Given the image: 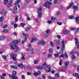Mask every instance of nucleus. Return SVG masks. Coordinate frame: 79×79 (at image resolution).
<instances>
[{
	"instance_id": "6ab92c4d",
	"label": "nucleus",
	"mask_w": 79,
	"mask_h": 79,
	"mask_svg": "<svg viewBox=\"0 0 79 79\" xmlns=\"http://www.w3.org/2000/svg\"><path fill=\"white\" fill-rule=\"evenodd\" d=\"M11 68H14V69H17V66H13V65H10Z\"/></svg>"
},
{
	"instance_id": "e433bc0d",
	"label": "nucleus",
	"mask_w": 79,
	"mask_h": 79,
	"mask_svg": "<svg viewBox=\"0 0 79 79\" xmlns=\"http://www.w3.org/2000/svg\"><path fill=\"white\" fill-rule=\"evenodd\" d=\"M42 13L41 12H40L38 14V16L39 18H40V17H42Z\"/></svg>"
},
{
	"instance_id": "b1692460",
	"label": "nucleus",
	"mask_w": 79,
	"mask_h": 79,
	"mask_svg": "<svg viewBox=\"0 0 79 79\" xmlns=\"http://www.w3.org/2000/svg\"><path fill=\"white\" fill-rule=\"evenodd\" d=\"M69 19H74V16H72L69 17Z\"/></svg>"
},
{
	"instance_id": "338daca9",
	"label": "nucleus",
	"mask_w": 79,
	"mask_h": 79,
	"mask_svg": "<svg viewBox=\"0 0 79 79\" xmlns=\"http://www.w3.org/2000/svg\"><path fill=\"white\" fill-rule=\"evenodd\" d=\"M27 74L28 75H31V73L30 72H27Z\"/></svg>"
},
{
	"instance_id": "423d86ee",
	"label": "nucleus",
	"mask_w": 79,
	"mask_h": 79,
	"mask_svg": "<svg viewBox=\"0 0 79 79\" xmlns=\"http://www.w3.org/2000/svg\"><path fill=\"white\" fill-rule=\"evenodd\" d=\"M17 11H18V7L16 6H15L13 10V13L14 14H16Z\"/></svg>"
},
{
	"instance_id": "1a4fd4ad",
	"label": "nucleus",
	"mask_w": 79,
	"mask_h": 79,
	"mask_svg": "<svg viewBox=\"0 0 79 79\" xmlns=\"http://www.w3.org/2000/svg\"><path fill=\"white\" fill-rule=\"evenodd\" d=\"M73 76L74 77H76V79H79V75L77 73H75L73 74Z\"/></svg>"
},
{
	"instance_id": "774afa93",
	"label": "nucleus",
	"mask_w": 79,
	"mask_h": 79,
	"mask_svg": "<svg viewBox=\"0 0 79 79\" xmlns=\"http://www.w3.org/2000/svg\"><path fill=\"white\" fill-rule=\"evenodd\" d=\"M48 71L49 73L51 72V69L50 68H49L48 69Z\"/></svg>"
},
{
	"instance_id": "0e129e2a",
	"label": "nucleus",
	"mask_w": 79,
	"mask_h": 79,
	"mask_svg": "<svg viewBox=\"0 0 79 79\" xmlns=\"http://www.w3.org/2000/svg\"><path fill=\"white\" fill-rule=\"evenodd\" d=\"M17 26H18V25H17V24L16 23L14 25V27L15 28H16V27H17Z\"/></svg>"
},
{
	"instance_id": "f8f14e48",
	"label": "nucleus",
	"mask_w": 79,
	"mask_h": 79,
	"mask_svg": "<svg viewBox=\"0 0 79 79\" xmlns=\"http://www.w3.org/2000/svg\"><path fill=\"white\" fill-rule=\"evenodd\" d=\"M17 65L18 66H19V67H20V68H23V67L24 66V65H23V64L22 63L18 64H17Z\"/></svg>"
},
{
	"instance_id": "9d476101",
	"label": "nucleus",
	"mask_w": 79,
	"mask_h": 79,
	"mask_svg": "<svg viewBox=\"0 0 79 79\" xmlns=\"http://www.w3.org/2000/svg\"><path fill=\"white\" fill-rule=\"evenodd\" d=\"M35 40V41H37V39L35 37H34V38H33L31 39V42H33Z\"/></svg>"
},
{
	"instance_id": "7ed1b4c3",
	"label": "nucleus",
	"mask_w": 79,
	"mask_h": 79,
	"mask_svg": "<svg viewBox=\"0 0 79 79\" xmlns=\"http://www.w3.org/2000/svg\"><path fill=\"white\" fill-rule=\"evenodd\" d=\"M46 66H47V64H46V63L44 62L43 63L41 67V66H37V68L38 69H44L46 68Z\"/></svg>"
},
{
	"instance_id": "4c0bfd02",
	"label": "nucleus",
	"mask_w": 79,
	"mask_h": 79,
	"mask_svg": "<svg viewBox=\"0 0 79 79\" xmlns=\"http://www.w3.org/2000/svg\"><path fill=\"white\" fill-rule=\"evenodd\" d=\"M64 56H65V58H68V56L66 53H64Z\"/></svg>"
},
{
	"instance_id": "f257e3e1",
	"label": "nucleus",
	"mask_w": 79,
	"mask_h": 79,
	"mask_svg": "<svg viewBox=\"0 0 79 79\" xmlns=\"http://www.w3.org/2000/svg\"><path fill=\"white\" fill-rule=\"evenodd\" d=\"M13 42L14 43H11L10 44L11 49L12 50H15V52H18L20 50V49L17 46V45H15V44H18V41L15 40H14Z\"/></svg>"
},
{
	"instance_id": "cd10ccee",
	"label": "nucleus",
	"mask_w": 79,
	"mask_h": 79,
	"mask_svg": "<svg viewBox=\"0 0 79 79\" xmlns=\"http://www.w3.org/2000/svg\"><path fill=\"white\" fill-rule=\"evenodd\" d=\"M5 39V38L3 36L0 37V40H3Z\"/></svg>"
},
{
	"instance_id": "69168bd1",
	"label": "nucleus",
	"mask_w": 79,
	"mask_h": 79,
	"mask_svg": "<svg viewBox=\"0 0 79 79\" xmlns=\"http://www.w3.org/2000/svg\"><path fill=\"white\" fill-rule=\"evenodd\" d=\"M79 31V28H77L76 31H75V32H78Z\"/></svg>"
},
{
	"instance_id": "2eb2a0df",
	"label": "nucleus",
	"mask_w": 79,
	"mask_h": 79,
	"mask_svg": "<svg viewBox=\"0 0 79 79\" xmlns=\"http://www.w3.org/2000/svg\"><path fill=\"white\" fill-rule=\"evenodd\" d=\"M23 36H24L25 38H28L29 37V35L27 34H26L25 33H23Z\"/></svg>"
},
{
	"instance_id": "4be33fe9",
	"label": "nucleus",
	"mask_w": 79,
	"mask_h": 79,
	"mask_svg": "<svg viewBox=\"0 0 79 79\" xmlns=\"http://www.w3.org/2000/svg\"><path fill=\"white\" fill-rule=\"evenodd\" d=\"M18 21V16L17 15H16L15 19V23H17Z\"/></svg>"
},
{
	"instance_id": "f704fd0d",
	"label": "nucleus",
	"mask_w": 79,
	"mask_h": 79,
	"mask_svg": "<svg viewBox=\"0 0 79 79\" xmlns=\"http://www.w3.org/2000/svg\"><path fill=\"white\" fill-rule=\"evenodd\" d=\"M42 8L40 7L39 8H38L37 9L38 12H39V11H42Z\"/></svg>"
},
{
	"instance_id": "5fc2aeb1",
	"label": "nucleus",
	"mask_w": 79,
	"mask_h": 79,
	"mask_svg": "<svg viewBox=\"0 0 79 79\" xmlns=\"http://www.w3.org/2000/svg\"><path fill=\"white\" fill-rule=\"evenodd\" d=\"M57 24H58V25H59V26H60V25H61L62 24V23H60V22H57Z\"/></svg>"
},
{
	"instance_id": "603ef678",
	"label": "nucleus",
	"mask_w": 79,
	"mask_h": 79,
	"mask_svg": "<svg viewBox=\"0 0 79 79\" xmlns=\"http://www.w3.org/2000/svg\"><path fill=\"white\" fill-rule=\"evenodd\" d=\"M46 66H47V67L48 68H51V66H50V65H46Z\"/></svg>"
},
{
	"instance_id": "680f3d73",
	"label": "nucleus",
	"mask_w": 79,
	"mask_h": 79,
	"mask_svg": "<svg viewBox=\"0 0 79 79\" xmlns=\"http://www.w3.org/2000/svg\"><path fill=\"white\" fill-rule=\"evenodd\" d=\"M27 21H30V17L29 16H28L27 17Z\"/></svg>"
},
{
	"instance_id": "9b49d317",
	"label": "nucleus",
	"mask_w": 79,
	"mask_h": 79,
	"mask_svg": "<svg viewBox=\"0 0 79 79\" xmlns=\"http://www.w3.org/2000/svg\"><path fill=\"white\" fill-rule=\"evenodd\" d=\"M39 45H45V42L44 41H40L38 43Z\"/></svg>"
},
{
	"instance_id": "f03ea898",
	"label": "nucleus",
	"mask_w": 79,
	"mask_h": 79,
	"mask_svg": "<svg viewBox=\"0 0 79 79\" xmlns=\"http://www.w3.org/2000/svg\"><path fill=\"white\" fill-rule=\"evenodd\" d=\"M72 6V7L73 10H75V11H76L78 8L77 6H76L74 4H73V2H72L69 5V6H68L67 8V10H68V9H69Z\"/></svg>"
},
{
	"instance_id": "6e6d98bb",
	"label": "nucleus",
	"mask_w": 79,
	"mask_h": 79,
	"mask_svg": "<svg viewBox=\"0 0 79 79\" xmlns=\"http://www.w3.org/2000/svg\"><path fill=\"white\" fill-rule=\"evenodd\" d=\"M59 64L60 66L62 64V60H60V62H59Z\"/></svg>"
},
{
	"instance_id": "39448f33",
	"label": "nucleus",
	"mask_w": 79,
	"mask_h": 79,
	"mask_svg": "<svg viewBox=\"0 0 79 79\" xmlns=\"http://www.w3.org/2000/svg\"><path fill=\"white\" fill-rule=\"evenodd\" d=\"M9 76L10 79H18V78L17 76H13V75L11 74L9 75Z\"/></svg>"
},
{
	"instance_id": "3c124183",
	"label": "nucleus",
	"mask_w": 79,
	"mask_h": 79,
	"mask_svg": "<svg viewBox=\"0 0 79 79\" xmlns=\"http://www.w3.org/2000/svg\"><path fill=\"white\" fill-rule=\"evenodd\" d=\"M50 31L49 30H47L46 31V33H47V34H48V33H50Z\"/></svg>"
},
{
	"instance_id": "79ce46f5",
	"label": "nucleus",
	"mask_w": 79,
	"mask_h": 79,
	"mask_svg": "<svg viewBox=\"0 0 79 79\" xmlns=\"http://www.w3.org/2000/svg\"><path fill=\"white\" fill-rule=\"evenodd\" d=\"M3 16H2L0 18V21H3Z\"/></svg>"
},
{
	"instance_id": "412c9836",
	"label": "nucleus",
	"mask_w": 79,
	"mask_h": 79,
	"mask_svg": "<svg viewBox=\"0 0 79 79\" xmlns=\"http://www.w3.org/2000/svg\"><path fill=\"white\" fill-rule=\"evenodd\" d=\"M75 20L77 23L79 21V16L78 17H75Z\"/></svg>"
},
{
	"instance_id": "8fccbe9b",
	"label": "nucleus",
	"mask_w": 79,
	"mask_h": 79,
	"mask_svg": "<svg viewBox=\"0 0 79 79\" xmlns=\"http://www.w3.org/2000/svg\"><path fill=\"white\" fill-rule=\"evenodd\" d=\"M33 74L35 76H38V73L36 72H35Z\"/></svg>"
},
{
	"instance_id": "7c9ffc66",
	"label": "nucleus",
	"mask_w": 79,
	"mask_h": 79,
	"mask_svg": "<svg viewBox=\"0 0 79 79\" xmlns=\"http://www.w3.org/2000/svg\"><path fill=\"white\" fill-rule=\"evenodd\" d=\"M20 25L22 26V27H23L24 26L26 25V24L24 23H20Z\"/></svg>"
},
{
	"instance_id": "ddd939ff",
	"label": "nucleus",
	"mask_w": 79,
	"mask_h": 79,
	"mask_svg": "<svg viewBox=\"0 0 79 79\" xmlns=\"http://www.w3.org/2000/svg\"><path fill=\"white\" fill-rule=\"evenodd\" d=\"M24 56H25V55L22 54V57L21 58V59L23 60H26V58Z\"/></svg>"
},
{
	"instance_id": "052dcab7",
	"label": "nucleus",
	"mask_w": 79,
	"mask_h": 79,
	"mask_svg": "<svg viewBox=\"0 0 79 79\" xmlns=\"http://www.w3.org/2000/svg\"><path fill=\"white\" fill-rule=\"evenodd\" d=\"M74 39L75 40V41H76V42H78V39H77V38H74Z\"/></svg>"
},
{
	"instance_id": "58836bf2",
	"label": "nucleus",
	"mask_w": 79,
	"mask_h": 79,
	"mask_svg": "<svg viewBox=\"0 0 79 79\" xmlns=\"http://www.w3.org/2000/svg\"><path fill=\"white\" fill-rule=\"evenodd\" d=\"M52 54H48V57L49 58H52Z\"/></svg>"
},
{
	"instance_id": "a18cd8bd",
	"label": "nucleus",
	"mask_w": 79,
	"mask_h": 79,
	"mask_svg": "<svg viewBox=\"0 0 79 79\" xmlns=\"http://www.w3.org/2000/svg\"><path fill=\"white\" fill-rule=\"evenodd\" d=\"M59 54L57 53V54H54V56L55 57H58V56L59 55Z\"/></svg>"
},
{
	"instance_id": "a878e982",
	"label": "nucleus",
	"mask_w": 79,
	"mask_h": 79,
	"mask_svg": "<svg viewBox=\"0 0 79 79\" xmlns=\"http://www.w3.org/2000/svg\"><path fill=\"white\" fill-rule=\"evenodd\" d=\"M56 44H57V45H60V40H57L56 41Z\"/></svg>"
},
{
	"instance_id": "473e14b6",
	"label": "nucleus",
	"mask_w": 79,
	"mask_h": 79,
	"mask_svg": "<svg viewBox=\"0 0 79 79\" xmlns=\"http://www.w3.org/2000/svg\"><path fill=\"white\" fill-rule=\"evenodd\" d=\"M53 49L52 48H50L49 49V52L50 53H52V52H53Z\"/></svg>"
},
{
	"instance_id": "13d9d810",
	"label": "nucleus",
	"mask_w": 79,
	"mask_h": 79,
	"mask_svg": "<svg viewBox=\"0 0 79 79\" xmlns=\"http://www.w3.org/2000/svg\"><path fill=\"white\" fill-rule=\"evenodd\" d=\"M47 3L48 4V5H52V3L50 2H49L48 1L47 2Z\"/></svg>"
},
{
	"instance_id": "c9c22d12",
	"label": "nucleus",
	"mask_w": 79,
	"mask_h": 79,
	"mask_svg": "<svg viewBox=\"0 0 79 79\" xmlns=\"http://www.w3.org/2000/svg\"><path fill=\"white\" fill-rule=\"evenodd\" d=\"M65 71V69H60L59 70V71H60V72L64 71Z\"/></svg>"
},
{
	"instance_id": "dca6fc26",
	"label": "nucleus",
	"mask_w": 79,
	"mask_h": 79,
	"mask_svg": "<svg viewBox=\"0 0 79 79\" xmlns=\"http://www.w3.org/2000/svg\"><path fill=\"white\" fill-rule=\"evenodd\" d=\"M4 4V5H7L8 3V0H5L3 1Z\"/></svg>"
},
{
	"instance_id": "bf43d9fd",
	"label": "nucleus",
	"mask_w": 79,
	"mask_h": 79,
	"mask_svg": "<svg viewBox=\"0 0 79 79\" xmlns=\"http://www.w3.org/2000/svg\"><path fill=\"white\" fill-rule=\"evenodd\" d=\"M48 34H44L45 37H48Z\"/></svg>"
},
{
	"instance_id": "f3484780",
	"label": "nucleus",
	"mask_w": 79,
	"mask_h": 79,
	"mask_svg": "<svg viewBox=\"0 0 79 79\" xmlns=\"http://www.w3.org/2000/svg\"><path fill=\"white\" fill-rule=\"evenodd\" d=\"M75 44L77 46V48L78 49H79V42L77 41V42H76Z\"/></svg>"
},
{
	"instance_id": "0eeeda50",
	"label": "nucleus",
	"mask_w": 79,
	"mask_h": 79,
	"mask_svg": "<svg viewBox=\"0 0 79 79\" xmlns=\"http://www.w3.org/2000/svg\"><path fill=\"white\" fill-rule=\"evenodd\" d=\"M69 32H70L68 30H65L63 31L62 34L64 35H66L67 34H69Z\"/></svg>"
},
{
	"instance_id": "aec40b11",
	"label": "nucleus",
	"mask_w": 79,
	"mask_h": 79,
	"mask_svg": "<svg viewBox=\"0 0 79 79\" xmlns=\"http://www.w3.org/2000/svg\"><path fill=\"white\" fill-rule=\"evenodd\" d=\"M30 29H31V27H28L25 28L26 31H29V30Z\"/></svg>"
},
{
	"instance_id": "72a5a7b5",
	"label": "nucleus",
	"mask_w": 79,
	"mask_h": 79,
	"mask_svg": "<svg viewBox=\"0 0 79 79\" xmlns=\"http://www.w3.org/2000/svg\"><path fill=\"white\" fill-rule=\"evenodd\" d=\"M8 32V30L7 29H4L3 31V32H5V33H6V32Z\"/></svg>"
},
{
	"instance_id": "5701e85b",
	"label": "nucleus",
	"mask_w": 79,
	"mask_h": 79,
	"mask_svg": "<svg viewBox=\"0 0 79 79\" xmlns=\"http://www.w3.org/2000/svg\"><path fill=\"white\" fill-rule=\"evenodd\" d=\"M16 71H13V72L12 73V74L13 76H16Z\"/></svg>"
},
{
	"instance_id": "ea45409f",
	"label": "nucleus",
	"mask_w": 79,
	"mask_h": 79,
	"mask_svg": "<svg viewBox=\"0 0 79 79\" xmlns=\"http://www.w3.org/2000/svg\"><path fill=\"white\" fill-rule=\"evenodd\" d=\"M27 69H32V67L31 66H28L27 67Z\"/></svg>"
},
{
	"instance_id": "e2e57ef3",
	"label": "nucleus",
	"mask_w": 79,
	"mask_h": 79,
	"mask_svg": "<svg viewBox=\"0 0 79 79\" xmlns=\"http://www.w3.org/2000/svg\"><path fill=\"white\" fill-rule=\"evenodd\" d=\"M55 73V71L54 70H53L51 71V73L52 74H54Z\"/></svg>"
},
{
	"instance_id": "c756f323",
	"label": "nucleus",
	"mask_w": 79,
	"mask_h": 79,
	"mask_svg": "<svg viewBox=\"0 0 79 79\" xmlns=\"http://www.w3.org/2000/svg\"><path fill=\"white\" fill-rule=\"evenodd\" d=\"M2 57L5 60H6L7 59H6V56H4V55H2Z\"/></svg>"
},
{
	"instance_id": "c85d7f7f",
	"label": "nucleus",
	"mask_w": 79,
	"mask_h": 79,
	"mask_svg": "<svg viewBox=\"0 0 79 79\" xmlns=\"http://www.w3.org/2000/svg\"><path fill=\"white\" fill-rule=\"evenodd\" d=\"M50 44L52 47H53L54 46V43L52 41L50 42Z\"/></svg>"
},
{
	"instance_id": "6e6552de",
	"label": "nucleus",
	"mask_w": 79,
	"mask_h": 79,
	"mask_svg": "<svg viewBox=\"0 0 79 79\" xmlns=\"http://www.w3.org/2000/svg\"><path fill=\"white\" fill-rule=\"evenodd\" d=\"M64 48H65L64 47H61L60 50L58 53V54H61V53L62 54L63 53V50L64 49Z\"/></svg>"
},
{
	"instance_id": "49530a36",
	"label": "nucleus",
	"mask_w": 79,
	"mask_h": 79,
	"mask_svg": "<svg viewBox=\"0 0 79 79\" xmlns=\"http://www.w3.org/2000/svg\"><path fill=\"white\" fill-rule=\"evenodd\" d=\"M76 58V56H75L73 55L72 56V60H74V59H75Z\"/></svg>"
},
{
	"instance_id": "bb28decb",
	"label": "nucleus",
	"mask_w": 79,
	"mask_h": 79,
	"mask_svg": "<svg viewBox=\"0 0 79 79\" xmlns=\"http://www.w3.org/2000/svg\"><path fill=\"white\" fill-rule=\"evenodd\" d=\"M34 63L35 64H38V60H34Z\"/></svg>"
},
{
	"instance_id": "4d7b16f0",
	"label": "nucleus",
	"mask_w": 79,
	"mask_h": 79,
	"mask_svg": "<svg viewBox=\"0 0 79 79\" xmlns=\"http://www.w3.org/2000/svg\"><path fill=\"white\" fill-rule=\"evenodd\" d=\"M48 23L49 24H51L52 22V21L50 20H48Z\"/></svg>"
},
{
	"instance_id": "c03bdc74",
	"label": "nucleus",
	"mask_w": 79,
	"mask_h": 79,
	"mask_svg": "<svg viewBox=\"0 0 79 79\" xmlns=\"http://www.w3.org/2000/svg\"><path fill=\"white\" fill-rule=\"evenodd\" d=\"M47 6V3H45V4L42 5V6H44L45 7H46Z\"/></svg>"
},
{
	"instance_id": "a211bd4d",
	"label": "nucleus",
	"mask_w": 79,
	"mask_h": 79,
	"mask_svg": "<svg viewBox=\"0 0 79 79\" xmlns=\"http://www.w3.org/2000/svg\"><path fill=\"white\" fill-rule=\"evenodd\" d=\"M64 64L65 67H67V66H69V62L68 61H66L65 62Z\"/></svg>"
},
{
	"instance_id": "de8ad7c7",
	"label": "nucleus",
	"mask_w": 79,
	"mask_h": 79,
	"mask_svg": "<svg viewBox=\"0 0 79 79\" xmlns=\"http://www.w3.org/2000/svg\"><path fill=\"white\" fill-rule=\"evenodd\" d=\"M7 27H8V25H5L3 26V29H5V28H6Z\"/></svg>"
},
{
	"instance_id": "a19ab883",
	"label": "nucleus",
	"mask_w": 79,
	"mask_h": 79,
	"mask_svg": "<svg viewBox=\"0 0 79 79\" xmlns=\"http://www.w3.org/2000/svg\"><path fill=\"white\" fill-rule=\"evenodd\" d=\"M56 37H57V38L58 39H61V36H60V35H57L56 36Z\"/></svg>"
},
{
	"instance_id": "37998d69",
	"label": "nucleus",
	"mask_w": 79,
	"mask_h": 79,
	"mask_svg": "<svg viewBox=\"0 0 79 79\" xmlns=\"http://www.w3.org/2000/svg\"><path fill=\"white\" fill-rule=\"evenodd\" d=\"M55 77H59V73H56L55 75Z\"/></svg>"
},
{
	"instance_id": "393cba45",
	"label": "nucleus",
	"mask_w": 79,
	"mask_h": 79,
	"mask_svg": "<svg viewBox=\"0 0 79 79\" xmlns=\"http://www.w3.org/2000/svg\"><path fill=\"white\" fill-rule=\"evenodd\" d=\"M20 2H21V0H17V2L15 3V5H18Z\"/></svg>"
},
{
	"instance_id": "20e7f679",
	"label": "nucleus",
	"mask_w": 79,
	"mask_h": 79,
	"mask_svg": "<svg viewBox=\"0 0 79 79\" xmlns=\"http://www.w3.org/2000/svg\"><path fill=\"white\" fill-rule=\"evenodd\" d=\"M10 56L12 57V59L14 61H16L17 58H16V56H17V55L14 53H12L10 54Z\"/></svg>"
},
{
	"instance_id": "2f4dec72",
	"label": "nucleus",
	"mask_w": 79,
	"mask_h": 79,
	"mask_svg": "<svg viewBox=\"0 0 79 79\" xmlns=\"http://www.w3.org/2000/svg\"><path fill=\"white\" fill-rule=\"evenodd\" d=\"M64 54H62L60 56V58H64Z\"/></svg>"
},
{
	"instance_id": "4468645a",
	"label": "nucleus",
	"mask_w": 79,
	"mask_h": 79,
	"mask_svg": "<svg viewBox=\"0 0 79 79\" xmlns=\"http://www.w3.org/2000/svg\"><path fill=\"white\" fill-rule=\"evenodd\" d=\"M62 47L65 48V45H64V40L62 41Z\"/></svg>"
},
{
	"instance_id": "09e8293b",
	"label": "nucleus",
	"mask_w": 79,
	"mask_h": 79,
	"mask_svg": "<svg viewBox=\"0 0 79 79\" xmlns=\"http://www.w3.org/2000/svg\"><path fill=\"white\" fill-rule=\"evenodd\" d=\"M76 53V52H70V55H74V53Z\"/></svg>"
},
{
	"instance_id": "864d4df0",
	"label": "nucleus",
	"mask_w": 79,
	"mask_h": 79,
	"mask_svg": "<svg viewBox=\"0 0 79 79\" xmlns=\"http://www.w3.org/2000/svg\"><path fill=\"white\" fill-rule=\"evenodd\" d=\"M42 77L43 79H45V75H42Z\"/></svg>"
}]
</instances>
